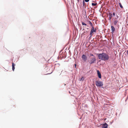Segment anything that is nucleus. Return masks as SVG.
<instances>
[{"instance_id":"obj_1","label":"nucleus","mask_w":128,"mask_h":128,"mask_svg":"<svg viewBox=\"0 0 128 128\" xmlns=\"http://www.w3.org/2000/svg\"><path fill=\"white\" fill-rule=\"evenodd\" d=\"M98 57L99 59L104 61L108 60L109 58L108 55L107 54L104 53L98 54Z\"/></svg>"},{"instance_id":"obj_2","label":"nucleus","mask_w":128,"mask_h":128,"mask_svg":"<svg viewBox=\"0 0 128 128\" xmlns=\"http://www.w3.org/2000/svg\"><path fill=\"white\" fill-rule=\"evenodd\" d=\"M96 84L97 86H101L103 85V83L102 82L96 81Z\"/></svg>"},{"instance_id":"obj_3","label":"nucleus","mask_w":128,"mask_h":128,"mask_svg":"<svg viewBox=\"0 0 128 128\" xmlns=\"http://www.w3.org/2000/svg\"><path fill=\"white\" fill-rule=\"evenodd\" d=\"M96 59L95 57L92 58H91L90 62V64H92L94 63L96 61Z\"/></svg>"},{"instance_id":"obj_4","label":"nucleus","mask_w":128,"mask_h":128,"mask_svg":"<svg viewBox=\"0 0 128 128\" xmlns=\"http://www.w3.org/2000/svg\"><path fill=\"white\" fill-rule=\"evenodd\" d=\"M118 17V16H117V18H116L114 20V25H117V24L118 22V21L117 20V18Z\"/></svg>"},{"instance_id":"obj_5","label":"nucleus","mask_w":128,"mask_h":128,"mask_svg":"<svg viewBox=\"0 0 128 128\" xmlns=\"http://www.w3.org/2000/svg\"><path fill=\"white\" fill-rule=\"evenodd\" d=\"M82 58L84 62H86L87 60V57L84 54H83L82 55Z\"/></svg>"},{"instance_id":"obj_6","label":"nucleus","mask_w":128,"mask_h":128,"mask_svg":"<svg viewBox=\"0 0 128 128\" xmlns=\"http://www.w3.org/2000/svg\"><path fill=\"white\" fill-rule=\"evenodd\" d=\"M97 73L98 74V77L100 78H101V75L100 73V72L98 70H97Z\"/></svg>"},{"instance_id":"obj_7","label":"nucleus","mask_w":128,"mask_h":128,"mask_svg":"<svg viewBox=\"0 0 128 128\" xmlns=\"http://www.w3.org/2000/svg\"><path fill=\"white\" fill-rule=\"evenodd\" d=\"M108 124L106 123L103 124L102 128H108Z\"/></svg>"},{"instance_id":"obj_8","label":"nucleus","mask_w":128,"mask_h":128,"mask_svg":"<svg viewBox=\"0 0 128 128\" xmlns=\"http://www.w3.org/2000/svg\"><path fill=\"white\" fill-rule=\"evenodd\" d=\"M90 31L93 32H96V29H94V26H92V28Z\"/></svg>"},{"instance_id":"obj_9","label":"nucleus","mask_w":128,"mask_h":128,"mask_svg":"<svg viewBox=\"0 0 128 128\" xmlns=\"http://www.w3.org/2000/svg\"><path fill=\"white\" fill-rule=\"evenodd\" d=\"M108 14L109 15V20H110L111 18L112 17V14L110 12H109L108 13Z\"/></svg>"},{"instance_id":"obj_10","label":"nucleus","mask_w":128,"mask_h":128,"mask_svg":"<svg viewBox=\"0 0 128 128\" xmlns=\"http://www.w3.org/2000/svg\"><path fill=\"white\" fill-rule=\"evenodd\" d=\"M15 64L12 63V70L13 71H14V66H15Z\"/></svg>"},{"instance_id":"obj_11","label":"nucleus","mask_w":128,"mask_h":128,"mask_svg":"<svg viewBox=\"0 0 128 128\" xmlns=\"http://www.w3.org/2000/svg\"><path fill=\"white\" fill-rule=\"evenodd\" d=\"M111 31H112V32H113L114 31L115 28L114 27L112 26H111Z\"/></svg>"},{"instance_id":"obj_12","label":"nucleus","mask_w":128,"mask_h":128,"mask_svg":"<svg viewBox=\"0 0 128 128\" xmlns=\"http://www.w3.org/2000/svg\"><path fill=\"white\" fill-rule=\"evenodd\" d=\"M94 32H92L91 31L90 32V38L91 37H92V35L93 34Z\"/></svg>"},{"instance_id":"obj_13","label":"nucleus","mask_w":128,"mask_h":128,"mask_svg":"<svg viewBox=\"0 0 128 128\" xmlns=\"http://www.w3.org/2000/svg\"><path fill=\"white\" fill-rule=\"evenodd\" d=\"M84 78L83 77H82L81 78L79 79V80L80 81H82L84 80Z\"/></svg>"},{"instance_id":"obj_14","label":"nucleus","mask_w":128,"mask_h":128,"mask_svg":"<svg viewBox=\"0 0 128 128\" xmlns=\"http://www.w3.org/2000/svg\"><path fill=\"white\" fill-rule=\"evenodd\" d=\"M97 4V3H92V5L93 6H96Z\"/></svg>"},{"instance_id":"obj_15","label":"nucleus","mask_w":128,"mask_h":128,"mask_svg":"<svg viewBox=\"0 0 128 128\" xmlns=\"http://www.w3.org/2000/svg\"><path fill=\"white\" fill-rule=\"evenodd\" d=\"M119 4L120 5V7L121 8H123V6H122L121 3L120 2L119 3Z\"/></svg>"},{"instance_id":"obj_16","label":"nucleus","mask_w":128,"mask_h":128,"mask_svg":"<svg viewBox=\"0 0 128 128\" xmlns=\"http://www.w3.org/2000/svg\"><path fill=\"white\" fill-rule=\"evenodd\" d=\"M89 24L90 25V26H92L93 25L92 23L91 22H90V21H89Z\"/></svg>"},{"instance_id":"obj_17","label":"nucleus","mask_w":128,"mask_h":128,"mask_svg":"<svg viewBox=\"0 0 128 128\" xmlns=\"http://www.w3.org/2000/svg\"><path fill=\"white\" fill-rule=\"evenodd\" d=\"M82 24L83 25L87 26V24L84 22H82Z\"/></svg>"},{"instance_id":"obj_18","label":"nucleus","mask_w":128,"mask_h":128,"mask_svg":"<svg viewBox=\"0 0 128 128\" xmlns=\"http://www.w3.org/2000/svg\"><path fill=\"white\" fill-rule=\"evenodd\" d=\"M83 5L84 6V5H85V4L84 2V1H83Z\"/></svg>"},{"instance_id":"obj_19","label":"nucleus","mask_w":128,"mask_h":128,"mask_svg":"<svg viewBox=\"0 0 128 128\" xmlns=\"http://www.w3.org/2000/svg\"><path fill=\"white\" fill-rule=\"evenodd\" d=\"M85 0V2H88L89 0Z\"/></svg>"},{"instance_id":"obj_20","label":"nucleus","mask_w":128,"mask_h":128,"mask_svg":"<svg viewBox=\"0 0 128 128\" xmlns=\"http://www.w3.org/2000/svg\"><path fill=\"white\" fill-rule=\"evenodd\" d=\"M113 15L114 16H115V13L114 12H113Z\"/></svg>"},{"instance_id":"obj_21","label":"nucleus","mask_w":128,"mask_h":128,"mask_svg":"<svg viewBox=\"0 0 128 128\" xmlns=\"http://www.w3.org/2000/svg\"><path fill=\"white\" fill-rule=\"evenodd\" d=\"M127 53L128 55V50L127 51Z\"/></svg>"},{"instance_id":"obj_22","label":"nucleus","mask_w":128,"mask_h":128,"mask_svg":"<svg viewBox=\"0 0 128 128\" xmlns=\"http://www.w3.org/2000/svg\"><path fill=\"white\" fill-rule=\"evenodd\" d=\"M75 66H76V64H75Z\"/></svg>"},{"instance_id":"obj_23","label":"nucleus","mask_w":128,"mask_h":128,"mask_svg":"<svg viewBox=\"0 0 128 128\" xmlns=\"http://www.w3.org/2000/svg\"><path fill=\"white\" fill-rule=\"evenodd\" d=\"M91 55L92 56H93V55L92 54H91Z\"/></svg>"},{"instance_id":"obj_24","label":"nucleus","mask_w":128,"mask_h":128,"mask_svg":"<svg viewBox=\"0 0 128 128\" xmlns=\"http://www.w3.org/2000/svg\"><path fill=\"white\" fill-rule=\"evenodd\" d=\"M78 0V2L79 1V0Z\"/></svg>"}]
</instances>
